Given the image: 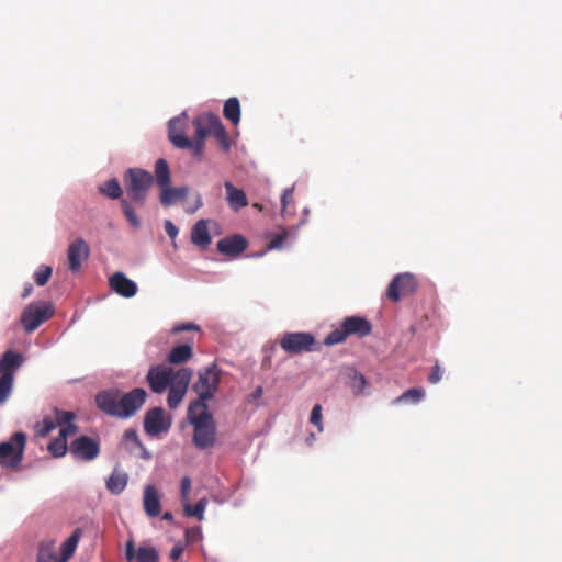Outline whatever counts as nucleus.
I'll use <instances>...</instances> for the list:
<instances>
[{
	"label": "nucleus",
	"mask_w": 562,
	"mask_h": 562,
	"mask_svg": "<svg viewBox=\"0 0 562 562\" xmlns=\"http://www.w3.org/2000/svg\"><path fill=\"white\" fill-rule=\"evenodd\" d=\"M218 116L213 112L196 115L192 121L195 131L194 139L205 142L207 135L212 134Z\"/></svg>",
	"instance_id": "23"
},
{
	"label": "nucleus",
	"mask_w": 562,
	"mask_h": 562,
	"mask_svg": "<svg viewBox=\"0 0 562 562\" xmlns=\"http://www.w3.org/2000/svg\"><path fill=\"white\" fill-rule=\"evenodd\" d=\"M171 424L170 415L162 407H153L144 416V430L150 437L168 432Z\"/></svg>",
	"instance_id": "13"
},
{
	"label": "nucleus",
	"mask_w": 562,
	"mask_h": 562,
	"mask_svg": "<svg viewBox=\"0 0 562 562\" xmlns=\"http://www.w3.org/2000/svg\"><path fill=\"white\" fill-rule=\"evenodd\" d=\"M299 226L291 229L280 227V232L272 235L271 240L267 245V250H281L291 248L297 238Z\"/></svg>",
	"instance_id": "24"
},
{
	"label": "nucleus",
	"mask_w": 562,
	"mask_h": 562,
	"mask_svg": "<svg viewBox=\"0 0 562 562\" xmlns=\"http://www.w3.org/2000/svg\"><path fill=\"white\" fill-rule=\"evenodd\" d=\"M165 231L171 239H175L179 233L178 227L170 220L165 221Z\"/></svg>",
	"instance_id": "46"
},
{
	"label": "nucleus",
	"mask_w": 562,
	"mask_h": 562,
	"mask_svg": "<svg viewBox=\"0 0 562 562\" xmlns=\"http://www.w3.org/2000/svg\"><path fill=\"white\" fill-rule=\"evenodd\" d=\"M88 257H89V247L83 239L78 238L69 245L68 251H67V259H68L69 269L72 272L78 271L81 267V263L85 260H87Z\"/></svg>",
	"instance_id": "22"
},
{
	"label": "nucleus",
	"mask_w": 562,
	"mask_h": 562,
	"mask_svg": "<svg viewBox=\"0 0 562 562\" xmlns=\"http://www.w3.org/2000/svg\"><path fill=\"white\" fill-rule=\"evenodd\" d=\"M108 199H125L123 196V189L116 178L108 179Z\"/></svg>",
	"instance_id": "38"
},
{
	"label": "nucleus",
	"mask_w": 562,
	"mask_h": 562,
	"mask_svg": "<svg viewBox=\"0 0 562 562\" xmlns=\"http://www.w3.org/2000/svg\"><path fill=\"white\" fill-rule=\"evenodd\" d=\"M108 284L114 293L124 299L134 297L138 291L136 282L127 278L126 274L121 271L114 272L108 279Z\"/></svg>",
	"instance_id": "17"
},
{
	"label": "nucleus",
	"mask_w": 562,
	"mask_h": 562,
	"mask_svg": "<svg viewBox=\"0 0 562 562\" xmlns=\"http://www.w3.org/2000/svg\"><path fill=\"white\" fill-rule=\"evenodd\" d=\"M418 289V280L412 272L395 274L386 289V296L392 302H398L402 295H411Z\"/></svg>",
	"instance_id": "12"
},
{
	"label": "nucleus",
	"mask_w": 562,
	"mask_h": 562,
	"mask_svg": "<svg viewBox=\"0 0 562 562\" xmlns=\"http://www.w3.org/2000/svg\"><path fill=\"white\" fill-rule=\"evenodd\" d=\"M191 243L202 249H206L212 243V237L207 228V221H198L191 229Z\"/></svg>",
	"instance_id": "28"
},
{
	"label": "nucleus",
	"mask_w": 562,
	"mask_h": 562,
	"mask_svg": "<svg viewBox=\"0 0 562 562\" xmlns=\"http://www.w3.org/2000/svg\"><path fill=\"white\" fill-rule=\"evenodd\" d=\"M187 117V111H182L179 115L169 120L168 138L176 148L190 149L192 155L200 159L204 150L205 142L196 139L191 140L186 136L184 125Z\"/></svg>",
	"instance_id": "7"
},
{
	"label": "nucleus",
	"mask_w": 562,
	"mask_h": 562,
	"mask_svg": "<svg viewBox=\"0 0 562 562\" xmlns=\"http://www.w3.org/2000/svg\"><path fill=\"white\" fill-rule=\"evenodd\" d=\"M187 330H199V326L193 323H181L172 327V333L178 334Z\"/></svg>",
	"instance_id": "44"
},
{
	"label": "nucleus",
	"mask_w": 562,
	"mask_h": 562,
	"mask_svg": "<svg viewBox=\"0 0 562 562\" xmlns=\"http://www.w3.org/2000/svg\"><path fill=\"white\" fill-rule=\"evenodd\" d=\"M161 518L167 521H173V515L171 512H165Z\"/></svg>",
	"instance_id": "52"
},
{
	"label": "nucleus",
	"mask_w": 562,
	"mask_h": 562,
	"mask_svg": "<svg viewBox=\"0 0 562 562\" xmlns=\"http://www.w3.org/2000/svg\"><path fill=\"white\" fill-rule=\"evenodd\" d=\"M192 357V347L188 344H182L173 347L169 355L168 361L171 364H180L188 361Z\"/></svg>",
	"instance_id": "33"
},
{
	"label": "nucleus",
	"mask_w": 562,
	"mask_h": 562,
	"mask_svg": "<svg viewBox=\"0 0 562 562\" xmlns=\"http://www.w3.org/2000/svg\"><path fill=\"white\" fill-rule=\"evenodd\" d=\"M123 445L132 454L143 460H149L151 458V453L142 443L135 429L130 428L125 430L123 435Z\"/></svg>",
	"instance_id": "25"
},
{
	"label": "nucleus",
	"mask_w": 562,
	"mask_h": 562,
	"mask_svg": "<svg viewBox=\"0 0 562 562\" xmlns=\"http://www.w3.org/2000/svg\"><path fill=\"white\" fill-rule=\"evenodd\" d=\"M189 193V188L183 186V187H179V188H172L169 186L165 187V188H161V193H160V203L164 205V206H171L173 205L178 200H183L187 198Z\"/></svg>",
	"instance_id": "30"
},
{
	"label": "nucleus",
	"mask_w": 562,
	"mask_h": 562,
	"mask_svg": "<svg viewBox=\"0 0 562 562\" xmlns=\"http://www.w3.org/2000/svg\"><path fill=\"white\" fill-rule=\"evenodd\" d=\"M187 542L194 543L201 541L203 539V533L201 527H192L188 528L184 532Z\"/></svg>",
	"instance_id": "41"
},
{
	"label": "nucleus",
	"mask_w": 562,
	"mask_h": 562,
	"mask_svg": "<svg viewBox=\"0 0 562 562\" xmlns=\"http://www.w3.org/2000/svg\"><path fill=\"white\" fill-rule=\"evenodd\" d=\"M221 369L212 363L198 374V380L192 389L198 393V398L189 405L190 413L198 409H209L207 401L212 400L218 391Z\"/></svg>",
	"instance_id": "2"
},
{
	"label": "nucleus",
	"mask_w": 562,
	"mask_h": 562,
	"mask_svg": "<svg viewBox=\"0 0 562 562\" xmlns=\"http://www.w3.org/2000/svg\"><path fill=\"white\" fill-rule=\"evenodd\" d=\"M269 250H263V251H259V252H256V254H252L251 257L254 258H260L262 256H265Z\"/></svg>",
	"instance_id": "55"
},
{
	"label": "nucleus",
	"mask_w": 562,
	"mask_h": 562,
	"mask_svg": "<svg viewBox=\"0 0 562 562\" xmlns=\"http://www.w3.org/2000/svg\"><path fill=\"white\" fill-rule=\"evenodd\" d=\"M310 423L314 425L319 432H323L324 426H323V416H322V405L315 404L312 408L311 416H310Z\"/></svg>",
	"instance_id": "40"
},
{
	"label": "nucleus",
	"mask_w": 562,
	"mask_h": 562,
	"mask_svg": "<svg viewBox=\"0 0 562 562\" xmlns=\"http://www.w3.org/2000/svg\"><path fill=\"white\" fill-rule=\"evenodd\" d=\"M367 386L368 381L366 376L358 371H353L349 380V387L351 389L353 395L359 396L364 394Z\"/></svg>",
	"instance_id": "36"
},
{
	"label": "nucleus",
	"mask_w": 562,
	"mask_h": 562,
	"mask_svg": "<svg viewBox=\"0 0 562 562\" xmlns=\"http://www.w3.org/2000/svg\"><path fill=\"white\" fill-rule=\"evenodd\" d=\"M182 552L183 546L181 543H176L170 550L169 558L172 561H177L181 557Z\"/></svg>",
	"instance_id": "47"
},
{
	"label": "nucleus",
	"mask_w": 562,
	"mask_h": 562,
	"mask_svg": "<svg viewBox=\"0 0 562 562\" xmlns=\"http://www.w3.org/2000/svg\"><path fill=\"white\" fill-rule=\"evenodd\" d=\"M78 430L76 425H68L59 430V436L48 445V451L54 457H63L67 452V436L76 434Z\"/></svg>",
	"instance_id": "26"
},
{
	"label": "nucleus",
	"mask_w": 562,
	"mask_h": 562,
	"mask_svg": "<svg viewBox=\"0 0 562 562\" xmlns=\"http://www.w3.org/2000/svg\"><path fill=\"white\" fill-rule=\"evenodd\" d=\"M372 331L371 323L362 316L353 315L344 318L339 327L334 328L324 339L325 346L342 344L347 337H366Z\"/></svg>",
	"instance_id": "5"
},
{
	"label": "nucleus",
	"mask_w": 562,
	"mask_h": 562,
	"mask_svg": "<svg viewBox=\"0 0 562 562\" xmlns=\"http://www.w3.org/2000/svg\"><path fill=\"white\" fill-rule=\"evenodd\" d=\"M293 193H294V186H292L290 188H285L282 191V194H281V206H282L281 214H282V216H284L285 209L289 205V203L291 202V200L293 198Z\"/></svg>",
	"instance_id": "42"
},
{
	"label": "nucleus",
	"mask_w": 562,
	"mask_h": 562,
	"mask_svg": "<svg viewBox=\"0 0 562 562\" xmlns=\"http://www.w3.org/2000/svg\"><path fill=\"white\" fill-rule=\"evenodd\" d=\"M224 188L226 191L227 204L232 210L239 211L248 205V198L244 190L236 188L231 181H226L224 183Z\"/></svg>",
	"instance_id": "27"
},
{
	"label": "nucleus",
	"mask_w": 562,
	"mask_h": 562,
	"mask_svg": "<svg viewBox=\"0 0 562 562\" xmlns=\"http://www.w3.org/2000/svg\"><path fill=\"white\" fill-rule=\"evenodd\" d=\"M99 191L101 194H105V184L99 186Z\"/></svg>",
	"instance_id": "56"
},
{
	"label": "nucleus",
	"mask_w": 562,
	"mask_h": 562,
	"mask_svg": "<svg viewBox=\"0 0 562 562\" xmlns=\"http://www.w3.org/2000/svg\"><path fill=\"white\" fill-rule=\"evenodd\" d=\"M32 290H33L32 285H31V284H27V285L24 288V290H23L22 297H23V299L27 297V296L31 294Z\"/></svg>",
	"instance_id": "51"
},
{
	"label": "nucleus",
	"mask_w": 562,
	"mask_h": 562,
	"mask_svg": "<svg viewBox=\"0 0 562 562\" xmlns=\"http://www.w3.org/2000/svg\"><path fill=\"white\" fill-rule=\"evenodd\" d=\"M70 453L76 459L89 461L99 454V446L91 438L81 436L72 441Z\"/></svg>",
	"instance_id": "18"
},
{
	"label": "nucleus",
	"mask_w": 562,
	"mask_h": 562,
	"mask_svg": "<svg viewBox=\"0 0 562 562\" xmlns=\"http://www.w3.org/2000/svg\"><path fill=\"white\" fill-rule=\"evenodd\" d=\"M302 213H303V217H302V220L300 221V223L296 225V226H299V228H300L301 226H304V225L308 222V216H310V213H311L310 207H308V206H305V207L303 209Z\"/></svg>",
	"instance_id": "49"
},
{
	"label": "nucleus",
	"mask_w": 562,
	"mask_h": 562,
	"mask_svg": "<svg viewBox=\"0 0 562 562\" xmlns=\"http://www.w3.org/2000/svg\"><path fill=\"white\" fill-rule=\"evenodd\" d=\"M279 345L282 350L290 355H300L316 350L315 336L308 331H286L279 340Z\"/></svg>",
	"instance_id": "11"
},
{
	"label": "nucleus",
	"mask_w": 562,
	"mask_h": 562,
	"mask_svg": "<svg viewBox=\"0 0 562 562\" xmlns=\"http://www.w3.org/2000/svg\"><path fill=\"white\" fill-rule=\"evenodd\" d=\"M223 115L226 120L237 125L240 122V102L238 98H228L223 106Z\"/></svg>",
	"instance_id": "32"
},
{
	"label": "nucleus",
	"mask_w": 562,
	"mask_h": 562,
	"mask_svg": "<svg viewBox=\"0 0 562 562\" xmlns=\"http://www.w3.org/2000/svg\"><path fill=\"white\" fill-rule=\"evenodd\" d=\"M155 181L160 188H165L171 182L169 165L164 158H159L155 162L154 182Z\"/></svg>",
	"instance_id": "31"
},
{
	"label": "nucleus",
	"mask_w": 562,
	"mask_h": 562,
	"mask_svg": "<svg viewBox=\"0 0 562 562\" xmlns=\"http://www.w3.org/2000/svg\"><path fill=\"white\" fill-rule=\"evenodd\" d=\"M201 206H202V200H201V198L199 196V198H198V200H196V202H195V207H194V209H192V210H190V211H188V213H193L196 209H199V207H201Z\"/></svg>",
	"instance_id": "53"
},
{
	"label": "nucleus",
	"mask_w": 562,
	"mask_h": 562,
	"mask_svg": "<svg viewBox=\"0 0 562 562\" xmlns=\"http://www.w3.org/2000/svg\"><path fill=\"white\" fill-rule=\"evenodd\" d=\"M442 379V370L438 362L431 368V372L428 375V381L431 384H437Z\"/></svg>",
	"instance_id": "43"
},
{
	"label": "nucleus",
	"mask_w": 562,
	"mask_h": 562,
	"mask_svg": "<svg viewBox=\"0 0 562 562\" xmlns=\"http://www.w3.org/2000/svg\"><path fill=\"white\" fill-rule=\"evenodd\" d=\"M425 390L423 387H412L403 392L394 400L395 404H413L416 405L425 398Z\"/></svg>",
	"instance_id": "34"
},
{
	"label": "nucleus",
	"mask_w": 562,
	"mask_h": 562,
	"mask_svg": "<svg viewBox=\"0 0 562 562\" xmlns=\"http://www.w3.org/2000/svg\"><path fill=\"white\" fill-rule=\"evenodd\" d=\"M212 135L218 142L223 151H225V153L229 151V149L232 147V142H231L228 134L226 132V128L220 117L217 119V121L215 123Z\"/></svg>",
	"instance_id": "35"
},
{
	"label": "nucleus",
	"mask_w": 562,
	"mask_h": 562,
	"mask_svg": "<svg viewBox=\"0 0 562 562\" xmlns=\"http://www.w3.org/2000/svg\"><path fill=\"white\" fill-rule=\"evenodd\" d=\"M54 414H55L54 419L50 417H45L42 422H40L35 425L36 436L46 437L57 426H60L63 428L68 425H75L74 424V420L76 418L75 413L55 408Z\"/></svg>",
	"instance_id": "16"
},
{
	"label": "nucleus",
	"mask_w": 562,
	"mask_h": 562,
	"mask_svg": "<svg viewBox=\"0 0 562 562\" xmlns=\"http://www.w3.org/2000/svg\"><path fill=\"white\" fill-rule=\"evenodd\" d=\"M176 380V372L169 367L156 364L149 368L146 381L153 393L161 394Z\"/></svg>",
	"instance_id": "15"
},
{
	"label": "nucleus",
	"mask_w": 562,
	"mask_h": 562,
	"mask_svg": "<svg viewBox=\"0 0 562 562\" xmlns=\"http://www.w3.org/2000/svg\"><path fill=\"white\" fill-rule=\"evenodd\" d=\"M315 440V435L312 432L306 437V443L312 445Z\"/></svg>",
	"instance_id": "54"
},
{
	"label": "nucleus",
	"mask_w": 562,
	"mask_h": 562,
	"mask_svg": "<svg viewBox=\"0 0 562 562\" xmlns=\"http://www.w3.org/2000/svg\"><path fill=\"white\" fill-rule=\"evenodd\" d=\"M52 272L53 270L49 266H41L38 270L34 273L35 283L38 286H44L48 282Z\"/></svg>",
	"instance_id": "39"
},
{
	"label": "nucleus",
	"mask_w": 562,
	"mask_h": 562,
	"mask_svg": "<svg viewBox=\"0 0 562 562\" xmlns=\"http://www.w3.org/2000/svg\"><path fill=\"white\" fill-rule=\"evenodd\" d=\"M130 476L127 472L115 468L108 477V491L114 495H120L127 486Z\"/></svg>",
	"instance_id": "29"
},
{
	"label": "nucleus",
	"mask_w": 562,
	"mask_h": 562,
	"mask_svg": "<svg viewBox=\"0 0 562 562\" xmlns=\"http://www.w3.org/2000/svg\"><path fill=\"white\" fill-rule=\"evenodd\" d=\"M191 490V480L189 476H183L181 479V498L187 499L189 492Z\"/></svg>",
	"instance_id": "45"
},
{
	"label": "nucleus",
	"mask_w": 562,
	"mask_h": 562,
	"mask_svg": "<svg viewBox=\"0 0 562 562\" xmlns=\"http://www.w3.org/2000/svg\"><path fill=\"white\" fill-rule=\"evenodd\" d=\"M95 403H97V406L105 412V392H100L98 393L97 397H95Z\"/></svg>",
	"instance_id": "48"
},
{
	"label": "nucleus",
	"mask_w": 562,
	"mask_h": 562,
	"mask_svg": "<svg viewBox=\"0 0 562 562\" xmlns=\"http://www.w3.org/2000/svg\"><path fill=\"white\" fill-rule=\"evenodd\" d=\"M52 303L40 301L29 304L22 312L21 324L25 331H34L41 324L48 321L54 315Z\"/></svg>",
	"instance_id": "10"
},
{
	"label": "nucleus",
	"mask_w": 562,
	"mask_h": 562,
	"mask_svg": "<svg viewBox=\"0 0 562 562\" xmlns=\"http://www.w3.org/2000/svg\"><path fill=\"white\" fill-rule=\"evenodd\" d=\"M262 394H263V389H262V386L259 385L255 389L251 396H252V398H259L262 396Z\"/></svg>",
	"instance_id": "50"
},
{
	"label": "nucleus",
	"mask_w": 562,
	"mask_h": 562,
	"mask_svg": "<svg viewBox=\"0 0 562 562\" xmlns=\"http://www.w3.org/2000/svg\"><path fill=\"white\" fill-rule=\"evenodd\" d=\"M143 508L149 518H156L161 514V497L157 487L147 484L143 491Z\"/></svg>",
	"instance_id": "21"
},
{
	"label": "nucleus",
	"mask_w": 562,
	"mask_h": 562,
	"mask_svg": "<svg viewBox=\"0 0 562 562\" xmlns=\"http://www.w3.org/2000/svg\"><path fill=\"white\" fill-rule=\"evenodd\" d=\"M125 558L128 562H159L160 555L155 547L140 546L135 549L134 541L126 542Z\"/></svg>",
	"instance_id": "19"
},
{
	"label": "nucleus",
	"mask_w": 562,
	"mask_h": 562,
	"mask_svg": "<svg viewBox=\"0 0 562 562\" xmlns=\"http://www.w3.org/2000/svg\"><path fill=\"white\" fill-rule=\"evenodd\" d=\"M24 357L14 350H7L0 359V405L11 395L14 373L23 364Z\"/></svg>",
	"instance_id": "8"
},
{
	"label": "nucleus",
	"mask_w": 562,
	"mask_h": 562,
	"mask_svg": "<svg viewBox=\"0 0 562 562\" xmlns=\"http://www.w3.org/2000/svg\"><path fill=\"white\" fill-rule=\"evenodd\" d=\"M81 538V530L75 529L70 537L63 542L60 553L56 552L55 540L42 541L38 544L36 562H68L74 555Z\"/></svg>",
	"instance_id": "6"
},
{
	"label": "nucleus",
	"mask_w": 562,
	"mask_h": 562,
	"mask_svg": "<svg viewBox=\"0 0 562 562\" xmlns=\"http://www.w3.org/2000/svg\"><path fill=\"white\" fill-rule=\"evenodd\" d=\"M207 499L201 498L194 505L186 503L183 505V510L187 516L196 517L200 521L204 519V513L206 509Z\"/></svg>",
	"instance_id": "37"
},
{
	"label": "nucleus",
	"mask_w": 562,
	"mask_h": 562,
	"mask_svg": "<svg viewBox=\"0 0 562 562\" xmlns=\"http://www.w3.org/2000/svg\"><path fill=\"white\" fill-rule=\"evenodd\" d=\"M154 184V176L143 168H128L124 173V187L127 199L121 200L122 212L134 228L140 227L134 205L142 207L146 204L149 190Z\"/></svg>",
	"instance_id": "1"
},
{
	"label": "nucleus",
	"mask_w": 562,
	"mask_h": 562,
	"mask_svg": "<svg viewBox=\"0 0 562 562\" xmlns=\"http://www.w3.org/2000/svg\"><path fill=\"white\" fill-rule=\"evenodd\" d=\"M247 239L240 234H234L232 236L220 239L216 244L217 250L229 257H237L247 248Z\"/></svg>",
	"instance_id": "20"
},
{
	"label": "nucleus",
	"mask_w": 562,
	"mask_h": 562,
	"mask_svg": "<svg viewBox=\"0 0 562 562\" xmlns=\"http://www.w3.org/2000/svg\"><path fill=\"white\" fill-rule=\"evenodd\" d=\"M188 419L193 426V442L199 449L213 447L216 438V427L209 409H188Z\"/></svg>",
	"instance_id": "4"
},
{
	"label": "nucleus",
	"mask_w": 562,
	"mask_h": 562,
	"mask_svg": "<svg viewBox=\"0 0 562 562\" xmlns=\"http://www.w3.org/2000/svg\"><path fill=\"white\" fill-rule=\"evenodd\" d=\"M26 435L14 432L8 440L0 442V467L9 470H19L24 458Z\"/></svg>",
	"instance_id": "9"
},
{
	"label": "nucleus",
	"mask_w": 562,
	"mask_h": 562,
	"mask_svg": "<svg viewBox=\"0 0 562 562\" xmlns=\"http://www.w3.org/2000/svg\"><path fill=\"white\" fill-rule=\"evenodd\" d=\"M193 371L191 368H181L176 372V380L168 386L167 404L170 409H176L182 402L190 384Z\"/></svg>",
	"instance_id": "14"
},
{
	"label": "nucleus",
	"mask_w": 562,
	"mask_h": 562,
	"mask_svg": "<svg viewBox=\"0 0 562 562\" xmlns=\"http://www.w3.org/2000/svg\"><path fill=\"white\" fill-rule=\"evenodd\" d=\"M146 398L147 392L143 387H135L119 398L108 392V416L128 419L142 408Z\"/></svg>",
	"instance_id": "3"
}]
</instances>
